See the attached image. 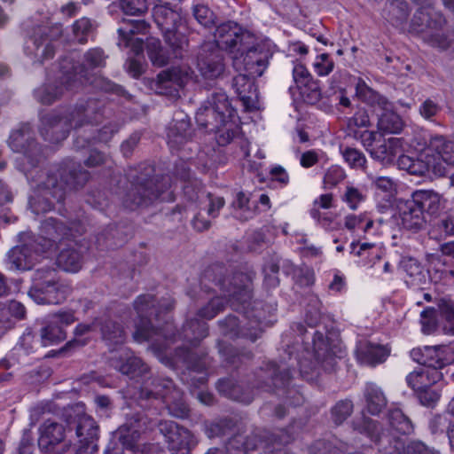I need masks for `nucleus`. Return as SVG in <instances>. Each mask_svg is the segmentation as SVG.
Listing matches in <instances>:
<instances>
[{"label":"nucleus","mask_w":454,"mask_h":454,"mask_svg":"<svg viewBox=\"0 0 454 454\" xmlns=\"http://www.w3.org/2000/svg\"><path fill=\"white\" fill-rule=\"evenodd\" d=\"M214 283L221 295L210 301L198 311L200 318L210 320L223 310L227 302L235 309L238 306H245L251 300V278L247 274L238 272L230 275L227 269L220 264L208 267L202 277L201 283L205 287L212 289L207 283Z\"/></svg>","instance_id":"obj_1"},{"label":"nucleus","mask_w":454,"mask_h":454,"mask_svg":"<svg viewBox=\"0 0 454 454\" xmlns=\"http://www.w3.org/2000/svg\"><path fill=\"white\" fill-rule=\"evenodd\" d=\"M100 116V103L96 99H89L64 113L51 112L43 115L39 131L45 141L59 143L67 137L71 129L98 123Z\"/></svg>","instance_id":"obj_2"},{"label":"nucleus","mask_w":454,"mask_h":454,"mask_svg":"<svg viewBox=\"0 0 454 454\" xmlns=\"http://www.w3.org/2000/svg\"><path fill=\"white\" fill-rule=\"evenodd\" d=\"M65 173L66 169L62 168L51 171L45 180L38 184L35 195L29 200L35 214L51 211L55 203L63 201L69 192L82 187L90 177L89 172L81 166L70 168L68 178Z\"/></svg>","instance_id":"obj_3"},{"label":"nucleus","mask_w":454,"mask_h":454,"mask_svg":"<svg viewBox=\"0 0 454 454\" xmlns=\"http://www.w3.org/2000/svg\"><path fill=\"white\" fill-rule=\"evenodd\" d=\"M442 207L440 195L430 190H418L411 199L400 200L398 212L401 224L406 230L417 232L427 223L425 213L429 215L438 214Z\"/></svg>","instance_id":"obj_4"},{"label":"nucleus","mask_w":454,"mask_h":454,"mask_svg":"<svg viewBox=\"0 0 454 454\" xmlns=\"http://www.w3.org/2000/svg\"><path fill=\"white\" fill-rule=\"evenodd\" d=\"M154 169L152 166L139 167V170L133 169L128 174L129 187L121 194L123 205L135 209L145 206L157 199L163 192L164 186L160 184L158 178L153 176Z\"/></svg>","instance_id":"obj_5"},{"label":"nucleus","mask_w":454,"mask_h":454,"mask_svg":"<svg viewBox=\"0 0 454 454\" xmlns=\"http://www.w3.org/2000/svg\"><path fill=\"white\" fill-rule=\"evenodd\" d=\"M105 61L104 51L99 48H93L85 52L82 65H76L73 58L67 57L60 61V69L67 74L70 88H80L84 82H89L98 89L110 90L112 84L108 80L102 77L90 80L88 76L89 70L104 67Z\"/></svg>","instance_id":"obj_6"},{"label":"nucleus","mask_w":454,"mask_h":454,"mask_svg":"<svg viewBox=\"0 0 454 454\" xmlns=\"http://www.w3.org/2000/svg\"><path fill=\"white\" fill-rule=\"evenodd\" d=\"M139 398L162 399L168 412L176 418L188 416L189 409L183 398V393L169 379H152L146 380L139 392Z\"/></svg>","instance_id":"obj_7"},{"label":"nucleus","mask_w":454,"mask_h":454,"mask_svg":"<svg viewBox=\"0 0 454 454\" xmlns=\"http://www.w3.org/2000/svg\"><path fill=\"white\" fill-rule=\"evenodd\" d=\"M154 426L158 427L167 443L173 436H176V433L182 427L171 420H160L157 424L152 425V421L146 416L136 414L129 418L127 421L118 428L117 434L119 440L127 448L133 449L141 434L148 429H152Z\"/></svg>","instance_id":"obj_8"},{"label":"nucleus","mask_w":454,"mask_h":454,"mask_svg":"<svg viewBox=\"0 0 454 454\" xmlns=\"http://www.w3.org/2000/svg\"><path fill=\"white\" fill-rule=\"evenodd\" d=\"M51 270H37L35 283L28 291V295L38 304H59L67 300L72 293L71 286L64 281L55 279Z\"/></svg>","instance_id":"obj_9"},{"label":"nucleus","mask_w":454,"mask_h":454,"mask_svg":"<svg viewBox=\"0 0 454 454\" xmlns=\"http://www.w3.org/2000/svg\"><path fill=\"white\" fill-rule=\"evenodd\" d=\"M235 110L231 107L227 95L222 91H214L196 113L199 126L213 131L223 123L232 119Z\"/></svg>","instance_id":"obj_10"},{"label":"nucleus","mask_w":454,"mask_h":454,"mask_svg":"<svg viewBox=\"0 0 454 454\" xmlns=\"http://www.w3.org/2000/svg\"><path fill=\"white\" fill-rule=\"evenodd\" d=\"M84 231L81 222H73L71 226L52 217L45 219L41 225V235L35 237L34 244L43 254L51 249L55 244L64 238H74Z\"/></svg>","instance_id":"obj_11"},{"label":"nucleus","mask_w":454,"mask_h":454,"mask_svg":"<svg viewBox=\"0 0 454 454\" xmlns=\"http://www.w3.org/2000/svg\"><path fill=\"white\" fill-rule=\"evenodd\" d=\"M214 38L216 49L234 56L246 50L253 36L237 22L229 20L216 27Z\"/></svg>","instance_id":"obj_12"},{"label":"nucleus","mask_w":454,"mask_h":454,"mask_svg":"<svg viewBox=\"0 0 454 454\" xmlns=\"http://www.w3.org/2000/svg\"><path fill=\"white\" fill-rule=\"evenodd\" d=\"M9 145L14 152L22 153L20 159L22 170L27 179L28 172L35 168L42 160L41 150L31 137V130L28 124L23 125L20 129L13 131L9 138Z\"/></svg>","instance_id":"obj_13"},{"label":"nucleus","mask_w":454,"mask_h":454,"mask_svg":"<svg viewBox=\"0 0 454 454\" xmlns=\"http://www.w3.org/2000/svg\"><path fill=\"white\" fill-rule=\"evenodd\" d=\"M21 245L12 248L6 254L5 262L12 270H28L39 262L43 253L34 244L35 236L30 232L20 234Z\"/></svg>","instance_id":"obj_14"},{"label":"nucleus","mask_w":454,"mask_h":454,"mask_svg":"<svg viewBox=\"0 0 454 454\" xmlns=\"http://www.w3.org/2000/svg\"><path fill=\"white\" fill-rule=\"evenodd\" d=\"M38 446L42 451L51 454H65L70 449L66 440V427L62 423L46 419L39 427Z\"/></svg>","instance_id":"obj_15"},{"label":"nucleus","mask_w":454,"mask_h":454,"mask_svg":"<svg viewBox=\"0 0 454 454\" xmlns=\"http://www.w3.org/2000/svg\"><path fill=\"white\" fill-rule=\"evenodd\" d=\"M445 24V19L441 13L428 11L426 8L419 9L413 16L412 27L419 33H426L434 46L445 49L449 46V40L439 30Z\"/></svg>","instance_id":"obj_16"},{"label":"nucleus","mask_w":454,"mask_h":454,"mask_svg":"<svg viewBox=\"0 0 454 454\" xmlns=\"http://www.w3.org/2000/svg\"><path fill=\"white\" fill-rule=\"evenodd\" d=\"M134 308L139 317V321L136 323V330L133 338L138 342L152 340L154 335H163L162 331L156 329L152 325L148 317L153 312L158 317L159 311L154 305V297L152 294H143L137 298L134 302ZM164 337H167L164 334Z\"/></svg>","instance_id":"obj_17"},{"label":"nucleus","mask_w":454,"mask_h":454,"mask_svg":"<svg viewBox=\"0 0 454 454\" xmlns=\"http://www.w3.org/2000/svg\"><path fill=\"white\" fill-rule=\"evenodd\" d=\"M269 54L261 46H249L244 51L232 56V65L238 72H245L252 77L262 75L268 67Z\"/></svg>","instance_id":"obj_18"},{"label":"nucleus","mask_w":454,"mask_h":454,"mask_svg":"<svg viewBox=\"0 0 454 454\" xmlns=\"http://www.w3.org/2000/svg\"><path fill=\"white\" fill-rule=\"evenodd\" d=\"M241 306L244 309V312L247 315V317L254 318L250 320V326L248 328L242 327L239 330L238 319L234 316H228L223 320L219 321V327L221 329L222 333L225 336H230L231 338H233L240 335L248 338L251 341H255L262 333V315L260 312L250 315L249 311L247 310L248 307L250 306V301L245 306Z\"/></svg>","instance_id":"obj_19"},{"label":"nucleus","mask_w":454,"mask_h":454,"mask_svg":"<svg viewBox=\"0 0 454 454\" xmlns=\"http://www.w3.org/2000/svg\"><path fill=\"white\" fill-rule=\"evenodd\" d=\"M197 65L201 75L207 79L219 78L225 70L223 55L214 43L202 44Z\"/></svg>","instance_id":"obj_20"},{"label":"nucleus","mask_w":454,"mask_h":454,"mask_svg":"<svg viewBox=\"0 0 454 454\" xmlns=\"http://www.w3.org/2000/svg\"><path fill=\"white\" fill-rule=\"evenodd\" d=\"M189 79L186 70L178 67L164 70L157 75L154 89L158 94L176 97Z\"/></svg>","instance_id":"obj_21"},{"label":"nucleus","mask_w":454,"mask_h":454,"mask_svg":"<svg viewBox=\"0 0 454 454\" xmlns=\"http://www.w3.org/2000/svg\"><path fill=\"white\" fill-rule=\"evenodd\" d=\"M149 25L142 20L123 19L122 25L118 28L120 35L119 45L131 47L135 55H139L143 51V40L134 38L136 34H145L148 30Z\"/></svg>","instance_id":"obj_22"},{"label":"nucleus","mask_w":454,"mask_h":454,"mask_svg":"<svg viewBox=\"0 0 454 454\" xmlns=\"http://www.w3.org/2000/svg\"><path fill=\"white\" fill-rule=\"evenodd\" d=\"M255 78L247 73L239 72L232 81V87L247 110L256 109L258 106V93L254 82Z\"/></svg>","instance_id":"obj_23"},{"label":"nucleus","mask_w":454,"mask_h":454,"mask_svg":"<svg viewBox=\"0 0 454 454\" xmlns=\"http://www.w3.org/2000/svg\"><path fill=\"white\" fill-rule=\"evenodd\" d=\"M61 34L59 27L39 30V33L32 38L35 50L34 55L41 62L50 59L54 56V46L52 41L58 38Z\"/></svg>","instance_id":"obj_24"},{"label":"nucleus","mask_w":454,"mask_h":454,"mask_svg":"<svg viewBox=\"0 0 454 454\" xmlns=\"http://www.w3.org/2000/svg\"><path fill=\"white\" fill-rule=\"evenodd\" d=\"M168 144L171 149L179 150L192 137L190 121L183 113L176 114L168 128Z\"/></svg>","instance_id":"obj_25"},{"label":"nucleus","mask_w":454,"mask_h":454,"mask_svg":"<svg viewBox=\"0 0 454 454\" xmlns=\"http://www.w3.org/2000/svg\"><path fill=\"white\" fill-rule=\"evenodd\" d=\"M110 363L114 368L131 378L143 376L148 372V366L139 357L129 355L126 349L121 350L119 357H111Z\"/></svg>","instance_id":"obj_26"},{"label":"nucleus","mask_w":454,"mask_h":454,"mask_svg":"<svg viewBox=\"0 0 454 454\" xmlns=\"http://www.w3.org/2000/svg\"><path fill=\"white\" fill-rule=\"evenodd\" d=\"M356 94L370 106L377 115L378 113L389 110L394 106L385 96L370 88L362 79H359L356 85Z\"/></svg>","instance_id":"obj_27"},{"label":"nucleus","mask_w":454,"mask_h":454,"mask_svg":"<svg viewBox=\"0 0 454 454\" xmlns=\"http://www.w3.org/2000/svg\"><path fill=\"white\" fill-rule=\"evenodd\" d=\"M272 442H264L262 436L257 434L251 435H244L239 434L231 437L226 443L227 454H247L250 450H254L259 447L266 448Z\"/></svg>","instance_id":"obj_28"},{"label":"nucleus","mask_w":454,"mask_h":454,"mask_svg":"<svg viewBox=\"0 0 454 454\" xmlns=\"http://www.w3.org/2000/svg\"><path fill=\"white\" fill-rule=\"evenodd\" d=\"M59 81L53 84H48L38 88L35 91L36 99L43 105H51L69 90L78 88H70L67 82V76L60 70Z\"/></svg>","instance_id":"obj_29"},{"label":"nucleus","mask_w":454,"mask_h":454,"mask_svg":"<svg viewBox=\"0 0 454 454\" xmlns=\"http://www.w3.org/2000/svg\"><path fill=\"white\" fill-rule=\"evenodd\" d=\"M153 19L163 33L176 30L181 22V15L168 3L156 4L153 8Z\"/></svg>","instance_id":"obj_30"},{"label":"nucleus","mask_w":454,"mask_h":454,"mask_svg":"<svg viewBox=\"0 0 454 454\" xmlns=\"http://www.w3.org/2000/svg\"><path fill=\"white\" fill-rule=\"evenodd\" d=\"M423 365L427 369H434L439 371L450 364L453 359V352L447 346L426 347L424 348Z\"/></svg>","instance_id":"obj_31"},{"label":"nucleus","mask_w":454,"mask_h":454,"mask_svg":"<svg viewBox=\"0 0 454 454\" xmlns=\"http://www.w3.org/2000/svg\"><path fill=\"white\" fill-rule=\"evenodd\" d=\"M442 377L440 371L419 368L408 374L406 382L417 393L438 382Z\"/></svg>","instance_id":"obj_32"},{"label":"nucleus","mask_w":454,"mask_h":454,"mask_svg":"<svg viewBox=\"0 0 454 454\" xmlns=\"http://www.w3.org/2000/svg\"><path fill=\"white\" fill-rule=\"evenodd\" d=\"M388 355L389 351L385 347L369 342L360 343L356 349L358 362L370 366L383 363Z\"/></svg>","instance_id":"obj_33"},{"label":"nucleus","mask_w":454,"mask_h":454,"mask_svg":"<svg viewBox=\"0 0 454 454\" xmlns=\"http://www.w3.org/2000/svg\"><path fill=\"white\" fill-rule=\"evenodd\" d=\"M401 147L402 144L399 138L390 137L383 139L380 145L372 149L371 156L383 165H389L394 162L397 154L402 152Z\"/></svg>","instance_id":"obj_34"},{"label":"nucleus","mask_w":454,"mask_h":454,"mask_svg":"<svg viewBox=\"0 0 454 454\" xmlns=\"http://www.w3.org/2000/svg\"><path fill=\"white\" fill-rule=\"evenodd\" d=\"M410 14L408 4L403 0H389L383 10V17L394 27H402Z\"/></svg>","instance_id":"obj_35"},{"label":"nucleus","mask_w":454,"mask_h":454,"mask_svg":"<svg viewBox=\"0 0 454 454\" xmlns=\"http://www.w3.org/2000/svg\"><path fill=\"white\" fill-rule=\"evenodd\" d=\"M258 377L262 382L258 383L257 387L270 389L272 387H285L291 378V372L286 369L280 371L275 364H270L266 371L261 370Z\"/></svg>","instance_id":"obj_36"},{"label":"nucleus","mask_w":454,"mask_h":454,"mask_svg":"<svg viewBox=\"0 0 454 454\" xmlns=\"http://www.w3.org/2000/svg\"><path fill=\"white\" fill-rule=\"evenodd\" d=\"M56 262L58 267L64 271L75 273L82 268V255L74 246L68 245L61 249Z\"/></svg>","instance_id":"obj_37"},{"label":"nucleus","mask_w":454,"mask_h":454,"mask_svg":"<svg viewBox=\"0 0 454 454\" xmlns=\"http://www.w3.org/2000/svg\"><path fill=\"white\" fill-rule=\"evenodd\" d=\"M366 409L372 415H378L387 406V398L377 385L368 383L364 390Z\"/></svg>","instance_id":"obj_38"},{"label":"nucleus","mask_w":454,"mask_h":454,"mask_svg":"<svg viewBox=\"0 0 454 454\" xmlns=\"http://www.w3.org/2000/svg\"><path fill=\"white\" fill-rule=\"evenodd\" d=\"M98 327L102 338L109 346L120 345L124 342L125 333L122 327L111 319L98 320Z\"/></svg>","instance_id":"obj_39"},{"label":"nucleus","mask_w":454,"mask_h":454,"mask_svg":"<svg viewBox=\"0 0 454 454\" xmlns=\"http://www.w3.org/2000/svg\"><path fill=\"white\" fill-rule=\"evenodd\" d=\"M401 267L408 277V279H406L407 284L419 286L426 283L427 272L416 259H403L401 262Z\"/></svg>","instance_id":"obj_40"},{"label":"nucleus","mask_w":454,"mask_h":454,"mask_svg":"<svg viewBox=\"0 0 454 454\" xmlns=\"http://www.w3.org/2000/svg\"><path fill=\"white\" fill-rule=\"evenodd\" d=\"M428 150L435 152L448 164H454V142L442 136H434L428 143Z\"/></svg>","instance_id":"obj_41"},{"label":"nucleus","mask_w":454,"mask_h":454,"mask_svg":"<svg viewBox=\"0 0 454 454\" xmlns=\"http://www.w3.org/2000/svg\"><path fill=\"white\" fill-rule=\"evenodd\" d=\"M378 129L387 133H398L403 127L401 117L394 111V106L389 110L378 113Z\"/></svg>","instance_id":"obj_42"},{"label":"nucleus","mask_w":454,"mask_h":454,"mask_svg":"<svg viewBox=\"0 0 454 454\" xmlns=\"http://www.w3.org/2000/svg\"><path fill=\"white\" fill-rule=\"evenodd\" d=\"M217 389L228 398L244 403H250L253 400V396L250 394L243 393L241 387L237 385L231 379L219 380L217 382Z\"/></svg>","instance_id":"obj_43"},{"label":"nucleus","mask_w":454,"mask_h":454,"mask_svg":"<svg viewBox=\"0 0 454 454\" xmlns=\"http://www.w3.org/2000/svg\"><path fill=\"white\" fill-rule=\"evenodd\" d=\"M168 445L174 454H189L191 449L195 445V442L192 433L186 428L181 427L176 433V436H173Z\"/></svg>","instance_id":"obj_44"},{"label":"nucleus","mask_w":454,"mask_h":454,"mask_svg":"<svg viewBox=\"0 0 454 454\" xmlns=\"http://www.w3.org/2000/svg\"><path fill=\"white\" fill-rule=\"evenodd\" d=\"M98 434V427L95 420L88 415L81 416L76 427V435L80 439V443L96 442Z\"/></svg>","instance_id":"obj_45"},{"label":"nucleus","mask_w":454,"mask_h":454,"mask_svg":"<svg viewBox=\"0 0 454 454\" xmlns=\"http://www.w3.org/2000/svg\"><path fill=\"white\" fill-rule=\"evenodd\" d=\"M67 338L65 329L49 317L47 325L41 330V342L46 347L58 344Z\"/></svg>","instance_id":"obj_46"},{"label":"nucleus","mask_w":454,"mask_h":454,"mask_svg":"<svg viewBox=\"0 0 454 454\" xmlns=\"http://www.w3.org/2000/svg\"><path fill=\"white\" fill-rule=\"evenodd\" d=\"M429 236L434 239H442L454 236V216L443 215L431 226Z\"/></svg>","instance_id":"obj_47"},{"label":"nucleus","mask_w":454,"mask_h":454,"mask_svg":"<svg viewBox=\"0 0 454 454\" xmlns=\"http://www.w3.org/2000/svg\"><path fill=\"white\" fill-rule=\"evenodd\" d=\"M184 334L189 341L196 343L207 335V325L197 318L191 319L184 326Z\"/></svg>","instance_id":"obj_48"},{"label":"nucleus","mask_w":454,"mask_h":454,"mask_svg":"<svg viewBox=\"0 0 454 454\" xmlns=\"http://www.w3.org/2000/svg\"><path fill=\"white\" fill-rule=\"evenodd\" d=\"M147 54L154 66L162 67L168 61V55L162 48L160 41L156 38H150L146 43Z\"/></svg>","instance_id":"obj_49"},{"label":"nucleus","mask_w":454,"mask_h":454,"mask_svg":"<svg viewBox=\"0 0 454 454\" xmlns=\"http://www.w3.org/2000/svg\"><path fill=\"white\" fill-rule=\"evenodd\" d=\"M212 132L215 133V139L219 145L224 146L231 143V141L239 134V126L229 119L228 121L220 126V128L215 129Z\"/></svg>","instance_id":"obj_50"},{"label":"nucleus","mask_w":454,"mask_h":454,"mask_svg":"<svg viewBox=\"0 0 454 454\" xmlns=\"http://www.w3.org/2000/svg\"><path fill=\"white\" fill-rule=\"evenodd\" d=\"M439 310L434 308L427 307L420 313V324L425 334L434 333L439 326Z\"/></svg>","instance_id":"obj_51"},{"label":"nucleus","mask_w":454,"mask_h":454,"mask_svg":"<svg viewBox=\"0 0 454 454\" xmlns=\"http://www.w3.org/2000/svg\"><path fill=\"white\" fill-rule=\"evenodd\" d=\"M235 209V217L241 221H247L254 217L255 211L249 206V199L244 192H239L232 203Z\"/></svg>","instance_id":"obj_52"},{"label":"nucleus","mask_w":454,"mask_h":454,"mask_svg":"<svg viewBox=\"0 0 454 454\" xmlns=\"http://www.w3.org/2000/svg\"><path fill=\"white\" fill-rule=\"evenodd\" d=\"M340 153L344 160L352 168H364L366 163L364 154L358 149L350 146H340Z\"/></svg>","instance_id":"obj_53"},{"label":"nucleus","mask_w":454,"mask_h":454,"mask_svg":"<svg viewBox=\"0 0 454 454\" xmlns=\"http://www.w3.org/2000/svg\"><path fill=\"white\" fill-rule=\"evenodd\" d=\"M388 420L390 426L400 434H406L412 430L411 420L399 409L392 410L388 413Z\"/></svg>","instance_id":"obj_54"},{"label":"nucleus","mask_w":454,"mask_h":454,"mask_svg":"<svg viewBox=\"0 0 454 454\" xmlns=\"http://www.w3.org/2000/svg\"><path fill=\"white\" fill-rule=\"evenodd\" d=\"M440 320L443 321V332L447 334L454 335V307L445 301L439 304Z\"/></svg>","instance_id":"obj_55"},{"label":"nucleus","mask_w":454,"mask_h":454,"mask_svg":"<svg viewBox=\"0 0 454 454\" xmlns=\"http://www.w3.org/2000/svg\"><path fill=\"white\" fill-rule=\"evenodd\" d=\"M163 34L166 42L173 49L175 57L182 58L183 52L185 51L188 47L187 39L184 36L177 34L176 30Z\"/></svg>","instance_id":"obj_56"},{"label":"nucleus","mask_w":454,"mask_h":454,"mask_svg":"<svg viewBox=\"0 0 454 454\" xmlns=\"http://www.w3.org/2000/svg\"><path fill=\"white\" fill-rule=\"evenodd\" d=\"M321 318V301L316 295L309 297V304L306 309L305 321L309 326L317 325Z\"/></svg>","instance_id":"obj_57"},{"label":"nucleus","mask_w":454,"mask_h":454,"mask_svg":"<svg viewBox=\"0 0 454 454\" xmlns=\"http://www.w3.org/2000/svg\"><path fill=\"white\" fill-rule=\"evenodd\" d=\"M193 16L205 27L210 28L215 24L216 16L207 5H195L193 7Z\"/></svg>","instance_id":"obj_58"},{"label":"nucleus","mask_w":454,"mask_h":454,"mask_svg":"<svg viewBox=\"0 0 454 454\" xmlns=\"http://www.w3.org/2000/svg\"><path fill=\"white\" fill-rule=\"evenodd\" d=\"M205 204L206 211L209 216L215 218L218 215L219 210L224 206V199L221 196H216L212 193L200 194Z\"/></svg>","instance_id":"obj_59"},{"label":"nucleus","mask_w":454,"mask_h":454,"mask_svg":"<svg viewBox=\"0 0 454 454\" xmlns=\"http://www.w3.org/2000/svg\"><path fill=\"white\" fill-rule=\"evenodd\" d=\"M361 430L365 432L375 442H390L389 435L380 432L379 424L372 419H364Z\"/></svg>","instance_id":"obj_60"},{"label":"nucleus","mask_w":454,"mask_h":454,"mask_svg":"<svg viewBox=\"0 0 454 454\" xmlns=\"http://www.w3.org/2000/svg\"><path fill=\"white\" fill-rule=\"evenodd\" d=\"M313 70L318 76H326L333 72L334 61L327 53H322L316 57L313 64Z\"/></svg>","instance_id":"obj_61"},{"label":"nucleus","mask_w":454,"mask_h":454,"mask_svg":"<svg viewBox=\"0 0 454 454\" xmlns=\"http://www.w3.org/2000/svg\"><path fill=\"white\" fill-rule=\"evenodd\" d=\"M352 411L353 403L351 401H340L332 409V418L336 425H340L351 415Z\"/></svg>","instance_id":"obj_62"},{"label":"nucleus","mask_w":454,"mask_h":454,"mask_svg":"<svg viewBox=\"0 0 454 454\" xmlns=\"http://www.w3.org/2000/svg\"><path fill=\"white\" fill-rule=\"evenodd\" d=\"M38 342L39 341L35 336L32 333L28 332L22 335L14 350L19 356L21 354L29 355L35 352L38 347Z\"/></svg>","instance_id":"obj_63"},{"label":"nucleus","mask_w":454,"mask_h":454,"mask_svg":"<svg viewBox=\"0 0 454 454\" xmlns=\"http://www.w3.org/2000/svg\"><path fill=\"white\" fill-rule=\"evenodd\" d=\"M433 167L432 158L429 154L424 153L419 157L414 158L409 173L415 176H424Z\"/></svg>","instance_id":"obj_64"}]
</instances>
